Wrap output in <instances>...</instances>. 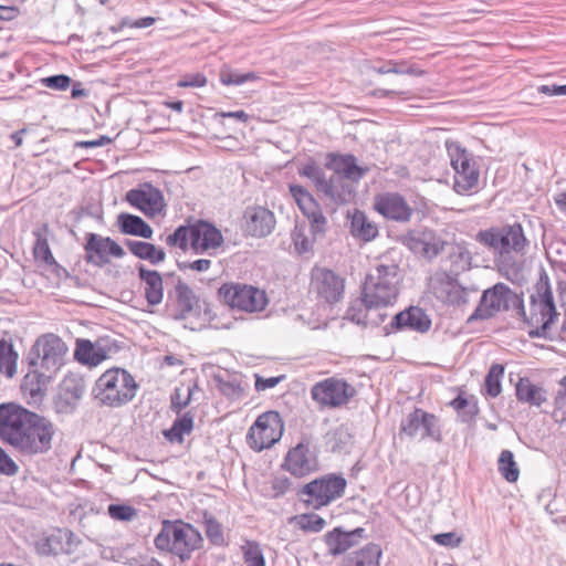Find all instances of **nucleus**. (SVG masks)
Returning <instances> with one entry per match:
<instances>
[{
  "mask_svg": "<svg viewBox=\"0 0 566 566\" xmlns=\"http://www.w3.org/2000/svg\"><path fill=\"white\" fill-rule=\"evenodd\" d=\"M55 426L48 418L15 403L0 406V439L22 455H39L52 449Z\"/></svg>",
  "mask_w": 566,
  "mask_h": 566,
  "instance_id": "f257e3e1",
  "label": "nucleus"
},
{
  "mask_svg": "<svg viewBox=\"0 0 566 566\" xmlns=\"http://www.w3.org/2000/svg\"><path fill=\"white\" fill-rule=\"evenodd\" d=\"M137 389V382L126 369L111 368L97 378L93 394L101 406L118 408L132 401Z\"/></svg>",
  "mask_w": 566,
  "mask_h": 566,
  "instance_id": "f03ea898",
  "label": "nucleus"
},
{
  "mask_svg": "<svg viewBox=\"0 0 566 566\" xmlns=\"http://www.w3.org/2000/svg\"><path fill=\"white\" fill-rule=\"evenodd\" d=\"M531 315L527 325L531 338L553 339L548 331L558 317L549 280L546 274L541 275L535 285V292L530 296Z\"/></svg>",
  "mask_w": 566,
  "mask_h": 566,
  "instance_id": "7ed1b4c3",
  "label": "nucleus"
},
{
  "mask_svg": "<svg viewBox=\"0 0 566 566\" xmlns=\"http://www.w3.org/2000/svg\"><path fill=\"white\" fill-rule=\"evenodd\" d=\"M201 542L200 533L190 524L167 520L163 522L161 531L154 539L159 551L177 555L181 560L189 558L191 552L199 548Z\"/></svg>",
  "mask_w": 566,
  "mask_h": 566,
  "instance_id": "20e7f679",
  "label": "nucleus"
},
{
  "mask_svg": "<svg viewBox=\"0 0 566 566\" xmlns=\"http://www.w3.org/2000/svg\"><path fill=\"white\" fill-rule=\"evenodd\" d=\"M475 240L489 249L499 252L503 258L512 252L524 255L530 247V240L526 238L520 222L480 230L475 235Z\"/></svg>",
  "mask_w": 566,
  "mask_h": 566,
  "instance_id": "39448f33",
  "label": "nucleus"
},
{
  "mask_svg": "<svg viewBox=\"0 0 566 566\" xmlns=\"http://www.w3.org/2000/svg\"><path fill=\"white\" fill-rule=\"evenodd\" d=\"M346 479L336 473H327L296 490V496L307 507L319 510L340 499L346 490Z\"/></svg>",
  "mask_w": 566,
  "mask_h": 566,
  "instance_id": "423d86ee",
  "label": "nucleus"
},
{
  "mask_svg": "<svg viewBox=\"0 0 566 566\" xmlns=\"http://www.w3.org/2000/svg\"><path fill=\"white\" fill-rule=\"evenodd\" d=\"M284 431V422L277 411L270 410L260 415L249 428L247 442L258 452L273 447L280 441Z\"/></svg>",
  "mask_w": 566,
  "mask_h": 566,
  "instance_id": "0eeeda50",
  "label": "nucleus"
},
{
  "mask_svg": "<svg viewBox=\"0 0 566 566\" xmlns=\"http://www.w3.org/2000/svg\"><path fill=\"white\" fill-rule=\"evenodd\" d=\"M451 166L454 169V190L463 195L479 182V169L473 161L472 154L469 153L458 142L446 143Z\"/></svg>",
  "mask_w": 566,
  "mask_h": 566,
  "instance_id": "6e6552de",
  "label": "nucleus"
},
{
  "mask_svg": "<svg viewBox=\"0 0 566 566\" xmlns=\"http://www.w3.org/2000/svg\"><path fill=\"white\" fill-rule=\"evenodd\" d=\"M399 434L406 436L412 440H432L434 442H441L442 433L440 419L434 413L416 407L402 418Z\"/></svg>",
  "mask_w": 566,
  "mask_h": 566,
  "instance_id": "1a4fd4ad",
  "label": "nucleus"
},
{
  "mask_svg": "<svg viewBox=\"0 0 566 566\" xmlns=\"http://www.w3.org/2000/svg\"><path fill=\"white\" fill-rule=\"evenodd\" d=\"M218 296L223 310L229 305L232 310L254 313L263 311L268 304L265 293L251 285L224 284L218 290Z\"/></svg>",
  "mask_w": 566,
  "mask_h": 566,
  "instance_id": "9d476101",
  "label": "nucleus"
},
{
  "mask_svg": "<svg viewBox=\"0 0 566 566\" xmlns=\"http://www.w3.org/2000/svg\"><path fill=\"white\" fill-rule=\"evenodd\" d=\"M166 244L187 251L189 247L201 253L212 244V223L199 220L191 226H179L166 238Z\"/></svg>",
  "mask_w": 566,
  "mask_h": 566,
  "instance_id": "9b49d317",
  "label": "nucleus"
},
{
  "mask_svg": "<svg viewBox=\"0 0 566 566\" xmlns=\"http://www.w3.org/2000/svg\"><path fill=\"white\" fill-rule=\"evenodd\" d=\"M66 352L65 343L54 334H46L40 337L32 348V353L40 358V368L51 376L64 364ZM30 365L38 366V363L31 359Z\"/></svg>",
  "mask_w": 566,
  "mask_h": 566,
  "instance_id": "f8f14e48",
  "label": "nucleus"
},
{
  "mask_svg": "<svg viewBox=\"0 0 566 566\" xmlns=\"http://www.w3.org/2000/svg\"><path fill=\"white\" fill-rule=\"evenodd\" d=\"M356 394V389L344 379L326 378L316 382L311 396L322 407L336 408L346 405Z\"/></svg>",
  "mask_w": 566,
  "mask_h": 566,
  "instance_id": "ddd939ff",
  "label": "nucleus"
},
{
  "mask_svg": "<svg viewBox=\"0 0 566 566\" xmlns=\"http://www.w3.org/2000/svg\"><path fill=\"white\" fill-rule=\"evenodd\" d=\"M400 242L412 253L427 260L437 258L446 245V241L434 230L426 227L408 230L400 238Z\"/></svg>",
  "mask_w": 566,
  "mask_h": 566,
  "instance_id": "4468645a",
  "label": "nucleus"
},
{
  "mask_svg": "<svg viewBox=\"0 0 566 566\" xmlns=\"http://www.w3.org/2000/svg\"><path fill=\"white\" fill-rule=\"evenodd\" d=\"M84 251L85 261L98 268L108 264L109 256L119 259L125 255L124 249L116 241L96 233L86 234Z\"/></svg>",
  "mask_w": 566,
  "mask_h": 566,
  "instance_id": "2eb2a0df",
  "label": "nucleus"
},
{
  "mask_svg": "<svg viewBox=\"0 0 566 566\" xmlns=\"http://www.w3.org/2000/svg\"><path fill=\"white\" fill-rule=\"evenodd\" d=\"M432 325L430 316L419 306H409L398 312L390 323L384 326L385 335L402 331H412L420 334L427 333Z\"/></svg>",
  "mask_w": 566,
  "mask_h": 566,
  "instance_id": "dca6fc26",
  "label": "nucleus"
},
{
  "mask_svg": "<svg viewBox=\"0 0 566 566\" xmlns=\"http://www.w3.org/2000/svg\"><path fill=\"white\" fill-rule=\"evenodd\" d=\"M509 286L505 283H496L483 291L479 305L468 317L467 323L486 321L494 317L500 311H504Z\"/></svg>",
  "mask_w": 566,
  "mask_h": 566,
  "instance_id": "f3484780",
  "label": "nucleus"
},
{
  "mask_svg": "<svg viewBox=\"0 0 566 566\" xmlns=\"http://www.w3.org/2000/svg\"><path fill=\"white\" fill-rule=\"evenodd\" d=\"M281 468L295 478H303L317 469V458L308 441H301L290 449Z\"/></svg>",
  "mask_w": 566,
  "mask_h": 566,
  "instance_id": "a211bd4d",
  "label": "nucleus"
},
{
  "mask_svg": "<svg viewBox=\"0 0 566 566\" xmlns=\"http://www.w3.org/2000/svg\"><path fill=\"white\" fill-rule=\"evenodd\" d=\"M126 200L147 217H154L165 208L161 191L150 184H143L139 188L127 191Z\"/></svg>",
  "mask_w": 566,
  "mask_h": 566,
  "instance_id": "6ab92c4d",
  "label": "nucleus"
},
{
  "mask_svg": "<svg viewBox=\"0 0 566 566\" xmlns=\"http://www.w3.org/2000/svg\"><path fill=\"white\" fill-rule=\"evenodd\" d=\"M312 286L329 304L338 302L344 294V280L334 271L324 268L313 269Z\"/></svg>",
  "mask_w": 566,
  "mask_h": 566,
  "instance_id": "aec40b11",
  "label": "nucleus"
},
{
  "mask_svg": "<svg viewBox=\"0 0 566 566\" xmlns=\"http://www.w3.org/2000/svg\"><path fill=\"white\" fill-rule=\"evenodd\" d=\"M374 209L388 220L397 222L410 221L413 209L398 192H385L375 197Z\"/></svg>",
  "mask_w": 566,
  "mask_h": 566,
  "instance_id": "412c9836",
  "label": "nucleus"
},
{
  "mask_svg": "<svg viewBox=\"0 0 566 566\" xmlns=\"http://www.w3.org/2000/svg\"><path fill=\"white\" fill-rule=\"evenodd\" d=\"M84 394V384L75 377H66L59 387L53 399L54 411L57 415H72L76 411Z\"/></svg>",
  "mask_w": 566,
  "mask_h": 566,
  "instance_id": "4be33fe9",
  "label": "nucleus"
},
{
  "mask_svg": "<svg viewBox=\"0 0 566 566\" xmlns=\"http://www.w3.org/2000/svg\"><path fill=\"white\" fill-rule=\"evenodd\" d=\"M325 167L334 175L342 176L352 182H359L370 171L368 166H359L353 154L329 153L326 156Z\"/></svg>",
  "mask_w": 566,
  "mask_h": 566,
  "instance_id": "5701e85b",
  "label": "nucleus"
},
{
  "mask_svg": "<svg viewBox=\"0 0 566 566\" xmlns=\"http://www.w3.org/2000/svg\"><path fill=\"white\" fill-rule=\"evenodd\" d=\"M243 230L248 235L264 238L272 233L275 227L274 213L264 207H248L243 214Z\"/></svg>",
  "mask_w": 566,
  "mask_h": 566,
  "instance_id": "b1692460",
  "label": "nucleus"
},
{
  "mask_svg": "<svg viewBox=\"0 0 566 566\" xmlns=\"http://www.w3.org/2000/svg\"><path fill=\"white\" fill-rule=\"evenodd\" d=\"M364 537H366V530L364 527H356L352 531L335 527L325 534L324 541L328 554L338 556L356 546Z\"/></svg>",
  "mask_w": 566,
  "mask_h": 566,
  "instance_id": "393cba45",
  "label": "nucleus"
},
{
  "mask_svg": "<svg viewBox=\"0 0 566 566\" xmlns=\"http://www.w3.org/2000/svg\"><path fill=\"white\" fill-rule=\"evenodd\" d=\"M398 287L390 285H375L374 283H364L361 302L367 311L373 308H382L392 305L398 296Z\"/></svg>",
  "mask_w": 566,
  "mask_h": 566,
  "instance_id": "a878e982",
  "label": "nucleus"
},
{
  "mask_svg": "<svg viewBox=\"0 0 566 566\" xmlns=\"http://www.w3.org/2000/svg\"><path fill=\"white\" fill-rule=\"evenodd\" d=\"M111 346L104 338L96 342L88 339H77L74 357L82 364L97 366L108 357Z\"/></svg>",
  "mask_w": 566,
  "mask_h": 566,
  "instance_id": "bb28decb",
  "label": "nucleus"
},
{
  "mask_svg": "<svg viewBox=\"0 0 566 566\" xmlns=\"http://www.w3.org/2000/svg\"><path fill=\"white\" fill-rule=\"evenodd\" d=\"M348 181L342 176L332 175L328 179L325 178L317 191L336 206L347 205L355 197L354 188Z\"/></svg>",
  "mask_w": 566,
  "mask_h": 566,
  "instance_id": "cd10ccee",
  "label": "nucleus"
},
{
  "mask_svg": "<svg viewBox=\"0 0 566 566\" xmlns=\"http://www.w3.org/2000/svg\"><path fill=\"white\" fill-rule=\"evenodd\" d=\"M51 378V375L38 369L31 370L24 376L21 390L29 405L39 406L43 401L46 385Z\"/></svg>",
  "mask_w": 566,
  "mask_h": 566,
  "instance_id": "c85d7f7f",
  "label": "nucleus"
},
{
  "mask_svg": "<svg viewBox=\"0 0 566 566\" xmlns=\"http://www.w3.org/2000/svg\"><path fill=\"white\" fill-rule=\"evenodd\" d=\"M214 384L221 395L230 401H241L245 396L249 384L240 373L228 374L227 378L214 375Z\"/></svg>",
  "mask_w": 566,
  "mask_h": 566,
  "instance_id": "c756f323",
  "label": "nucleus"
},
{
  "mask_svg": "<svg viewBox=\"0 0 566 566\" xmlns=\"http://www.w3.org/2000/svg\"><path fill=\"white\" fill-rule=\"evenodd\" d=\"M138 276L145 284V297L149 305H158L164 298L163 277L158 271L147 270L144 265L138 266Z\"/></svg>",
  "mask_w": 566,
  "mask_h": 566,
  "instance_id": "7c9ffc66",
  "label": "nucleus"
},
{
  "mask_svg": "<svg viewBox=\"0 0 566 566\" xmlns=\"http://www.w3.org/2000/svg\"><path fill=\"white\" fill-rule=\"evenodd\" d=\"M515 396L517 401L528 403L534 407H542L547 400V391L535 384L530 378L522 377L515 386Z\"/></svg>",
  "mask_w": 566,
  "mask_h": 566,
  "instance_id": "2f4dec72",
  "label": "nucleus"
},
{
  "mask_svg": "<svg viewBox=\"0 0 566 566\" xmlns=\"http://www.w3.org/2000/svg\"><path fill=\"white\" fill-rule=\"evenodd\" d=\"M347 218L349 220V230L353 237L368 242L378 235L377 226L368 220L365 212L355 209L353 212L348 211Z\"/></svg>",
  "mask_w": 566,
  "mask_h": 566,
  "instance_id": "473e14b6",
  "label": "nucleus"
},
{
  "mask_svg": "<svg viewBox=\"0 0 566 566\" xmlns=\"http://www.w3.org/2000/svg\"><path fill=\"white\" fill-rule=\"evenodd\" d=\"M382 555L381 547L375 543H368L359 551L350 554L342 566H380Z\"/></svg>",
  "mask_w": 566,
  "mask_h": 566,
  "instance_id": "72a5a7b5",
  "label": "nucleus"
},
{
  "mask_svg": "<svg viewBox=\"0 0 566 566\" xmlns=\"http://www.w3.org/2000/svg\"><path fill=\"white\" fill-rule=\"evenodd\" d=\"M399 266L390 262L388 264L379 263L375 269L366 276L364 283H374L375 285L384 286L390 285V287H398Z\"/></svg>",
  "mask_w": 566,
  "mask_h": 566,
  "instance_id": "f704fd0d",
  "label": "nucleus"
},
{
  "mask_svg": "<svg viewBox=\"0 0 566 566\" xmlns=\"http://www.w3.org/2000/svg\"><path fill=\"white\" fill-rule=\"evenodd\" d=\"M117 224L122 233L150 239L153 235L151 227L140 217L129 213H120L117 218Z\"/></svg>",
  "mask_w": 566,
  "mask_h": 566,
  "instance_id": "c9c22d12",
  "label": "nucleus"
},
{
  "mask_svg": "<svg viewBox=\"0 0 566 566\" xmlns=\"http://www.w3.org/2000/svg\"><path fill=\"white\" fill-rule=\"evenodd\" d=\"M324 237L325 235H313L310 232V228L304 222L296 223L291 233L294 249L300 255L312 254L315 242Z\"/></svg>",
  "mask_w": 566,
  "mask_h": 566,
  "instance_id": "e433bc0d",
  "label": "nucleus"
},
{
  "mask_svg": "<svg viewBox=\"0 0 566 566\" xmlns=\"http://www.w3.org/2000/svg\"><path fill=\"white\" fill-rule=\"evenodd\" d=\"M441 293L444 302L449 305L461 306L469 302V289L462 286L449 274L441 282Z\"/></svg>",
  "mask_w": 566,
  "mask_h": 566,
  "instance_id": "4c0bfd02",
  "label": "nucleus"
},
{
  "mask_svg": "<svg viewBox=\"0 0 566 566\" xmlns=\"http://www.w3.org/2000/svg\"><path fill=\"white\" fill-rule=\"evenodd\" d=\"M310 222V232L313 235H325L327 231V219L324 216L317 200L307 202L300 208Z\"/></svg>",
  "mask_w": 566,
  "mask_h": 566,
  "instance_id": "58836bf2",
  "label": "nucleus"
},
{
  "mask_svg": "<svg viewBox=\"0 0 566 566\" xmlns=\"http://www.w3.org/2000/svg\"><path fill=\"white\" fill-rule=\"evenodd\" d=\"M50 229L48 223L35 227L32 234L35 237L33 254L35 259L42 260L48 265L56 264L48 242Z\"/></svg>",
  "mask_w": 566,
  "mask_h": 566,
  "instance_id": "ea45409f",
  "label": "nucleus"
},
{
  "mask_svg": "<svg viewBox=\"0 0 566 566\" xmlns=\"http://www.w3.org/2000/svg\"><path fill=\"white\" fill-rule=\"evenodd\" d=\"M125 244L135 256L147 260L151 264H158L166 258V253L163 249L148 242L126 240Z\"/></svg>",
  "mask_w": 566,
  "mask_h": 566,
  "instance_id": "a19ab883",
  "label": "nucleus"
},
{
  "mask_svg": "<svg viewBox=\"0 0 566 566\" xmlns=\"http://www.w3.org/2000/svg\"><path fill=\"white\" fill-rule=\"evenodd\" d=\"M174 294L180 308V314L176 315L175 318L184 319L198 305V298L193 294L192 290L180 279L175 285Z\"/></svg>",
  "mask_w": 566,
  "mask_h": 566,
  "instance_id": "79ce46f5",
  "label": "nucleus"
},
{
  "mask_svg": "<svg viewBox=\"0 0 566 566\" xmlns=\"http://www.w3.org/2000/svg\"><path fill=\"white\" fill-rule=\"evenodd\" d=\"M505 367L502 364H493L484 378L483 395L490 398H496L502 392V378Z\"/></svg>",
  "mask_w": 566,
  "mask_h": 566,
  "instance_id": "37998d69",
  "label": "nucleus"
},
{
  "mask_svg": "<svg viewBox=\"0 0 566 566\" xmlns=\"http://www.w3.org/2000/svg\"><path fill=\"white\" fill-rule=\"evenodd\" d=\"M18 354L9 339H0V374L12 378L17 373Z\"/></svg>",
  "mask_w": 566,
  "mask_h": 566,
  "instance_id": "c03bdc74",
  "label": "nucleus"
},
{
  "mask_svg": "<svg viewBox=\"0 0 566 566\" xmlns=\"http://www.w3.org/2000/svg\"><path fill=\"white\" fill-rule=\"evenodd\" d=\"M497 470L500 474L510 483H514L520 478V469L511 450H502L497 459Z\"/></svg>",
  "mask_w": 566,
  "mask_h": 566,
  "instance_id": "a18cd8bd",
  "label": "nucleus"
},
{
  "mask_svg": "<svg viewBox=\"0 0 566 566\" xmlns=\"http://www.w3.org/2000/svg\"><path fill=\"white\" fill-rule=\"evenodd\" d=\"M259 76L254 72L239 73L231 67L223 65L219 72V80L226 86H239L247 82L254 81Z\"/></svg>",
  "mask_w": 566,
  "mask_h": 566,
  "instance_id": "49530a36",
  "label": "nucleus"
},
{
  "mask_svg": "<svg viewBox=\"0 0 566 566\" xmlns=\"http://www.w3.org/2000/svg\"><path fill=\"white\" fill-rule=\"evenodd\" d=\"M192 430V417L184 415L175 420L172 427L164 432L165 438L170 442L181 443L184 434Z\"/></svg>",
  "mask_w": 566,
  "mask_h": 566,
  "instance_id": "de8ad7c7",
  "label": "nucleus"
},
{
  "mask_svg": "<svg viewBox=\"0 0 566 566\" xmlns=\"http://www.w3.org/2000/svg\"><path fill=\"white\" fill-rule=\"evenodd\" d=\"M297 489L290 478L276 475L270 481V488L266 489L265 495L271 499H280L289 492H296Z\"/></svg>",
  "mask_w": 566,
  "mask_h": 566,
  "instance_id": "09e8293b",
  "label": "nucleus"
},
{
  "mask_svg": "<svg viewBox=\"0 0 566 566\" xmlns=\"http://www.w3.org/2000/svg\"><path fill=\"white\" fill-rule=\"evenodd\" d=\"M242 553L247 566H265V558L259 543L247 541L242 546Z\"/></svg>",
  "mask_w": 566,
  "mask_h": 566,
  "instance_id": "8fccbe9b",
  "label": "nucleus"
},
{
  "mask_svg": "<svg viewBox=\"0 0 566 566\" xmlns=\"http://www.w3.org/2000/svg\"><path fill=\"white\" fill-rule=\"evenodd\" d=\"M295 518L298 527L304 532L318 533L326 525V521L316 513L301 514Z\"/></svg>",
  "mask_w": 566,
  "mask_h": 566,
  "instance_id": "3c124183",
  "label": "nucleus"
},
{
  "mask_svg": "<svg viewBox=\"0 0 566 566\" xmlns=\"http://www.w3.org/2000/svg\"><path fill=\"white\" fill-rule=\"evenodd\" d=\"M38 552L42 555H57L64 552L61 534H52L36 544Z\"/></svg>",
  "mask_w": 566,
  "mask_h": 566,
  "instance_id": "603ef678",
  "label": "nucleus"
},
{
  "mask_svg": "<svg viewBox=\"0 0 566 566\" xmlns=\"http://www.w3.org/2000/svg\"><path fill=\"white\" fill-rule=\"evenodd\" d=\"M297 172L301 177L311 179L316 190L319 189L326 178L324 170L313 159L298 168Z\"/></svg>",
  "mask_w": 566,
  "mask_h": 566,
  "instance_id": "864d4df0",
  "label": "nucleus"
},
{
  "mask_svg": "<svg viewBox=\"0 0 566 566\" xmlns=\"http://www.w3.org/2000/svg\"><path fill=\"white\" fill-rule=\"evenodd\" d=\"M107 513L113 520L120 522H130L137 516V510L127 504H111Z\"/></svg>",
  "mask_w": 566,
  "mask_h": 566,
  "instance_id": "5fc2aeb1",
  "label": "nucleus"
},
{
  "mask_svg": "<svg viewBox=\"0 0 566 566\" xmlns=\"http://www.w3.org/2000/svg\"><path fill=\"white\" fill-rule=\"evenodd\" d=\"M509 310L516 311V314L523 319L525 324H527L528 316L524 307L523 296L513 292L510 287L504 305V311Z\"/></svg>",
  "mask_w": 566,
  "mask_h": 566,
  "instance_id": "6e6d98bb",
  "label": "nucleus"
},
{
  "mask_svg": "<svg viewBox=\"0 0 566 566\" xmlns=\"http://www.w3.org/2000/svg\"><path fill=\"white\" fill-rule=\"evenodd\" d=\"M388 65H390L391 74L412 76H421L424 74V71L419 69L416 64H408L406 61L389 60Z\"/></svg>",
  "mask_w": 566,
  "mask_h": 566,
  "instance_id": "4d7b16f0",
  "label": "nucleus"
},
{
  "mask_svg": "<svg viewBox=\"0 0 566 566\" xmlns=\"http://www.w3.org/2000/svg\"><path fill=\"white\" fill-rule=\"evenodd\" d=\"M191 396L192 389L190 387L176 388L175 392L171 395V408L176 412H179L189 403Z\"/></svg>",
  "mask_w": 566,
  "mask_h": 566,
  "instance_id": "13d9d810",
  "label": "nucleus"
},
{
  "mask_svg": "<svg viewBox=\"0 0 566 566\" xmlns=\"http://www.w3.org/2000/svg\"><path fill=\"white\" fill-rule=\"evenodd\" d=\"M289 191L292 198L297 203L298 208L306 205L307 202L316 200L305 187L297 184H290Z\"/></svg>",
  "mask_w": 566,
  "mask_h": 566,
  "instance_id": "bf43d9fd",
  "label": "nucleus"
},
{
  "mask_svg": "<svg viewBox=\"0 0 566 566\" xmlns=\"http://www.w3.org/2000/svg\"><path fill=\"white\" fill-rule=\"evenodd\" d=\"M42 84L45 87L63 91L71 84V77L65 74H57L42 78Z\"/></svg>",
  "mask_w": 566,
  "mask_h": 566,
  "instance_id": "052dcab7",
  "label": "nucleus"
},
{
  "mask_svg": "<svg viewBox=\"0 0 566 566\" xmlns=\"http://www.w3.org/2000/svg\"><path fill=\"white\" fill-rule=\"evenodd\" d=\"M432 538L438 545L451 548L460 546L463 541L455 532L439 533L433 535Z\"/></svg>",
  "mask_w": 566,
  "mask_h": 566,
  "instance_id": "680f3d73",
  "label": "nucleus"
},
{
  "mask_svg": "<svg viewBox=\"0 0 566 566\" xmlns=\"http://www.w3.org/2000/svg\"><path fill=\"white\" fill-rule=\"evenodd\" d=\"M254 379H255L254 388L256 391L260 392V391H264V390H268V389H271V388H274L275 386H277L282 380L285 379V375L264 378V377L260 376L259 374H254Z\"/></svg>",
  "mask_w": 566,
  "mask_h": 566,
  "instance_id": "e2e57ef3",
  "label": "nucleus"
},
{
  "mask_svg": "<svg viewBox=\"0 0 566 566\" xmlns=\"http://www.w3.org/2000/svg\"><path fill=\"white\" fill-rule=\"evenodd\" d=\"M480 411L478 400L474 396H471V400L468 403V407H465L464 410L461 411L459 415L460 421L463 423H470L472 422L475 417L478 416Z\"/></svg>",
  "mask_w": 566,
  "mask_h": 566,
  "instance_id": "0e129e2a",
  "label": "nucleus"
},
{
  "mask_svg": "<svg viewBox=\"0 0 566 566\" xmlns=\"http://www.w3.org/2000/svg\"><path fill=\"white\" fill-rule=\"evenodd\" d=\"M18 472V465L9 454L0 447V473L14 475Z\"/></svg>",
  "mask_w": 566,
  "mask_h": 566,
  "instance_id": "69168bd1",
  "label": "nucleus"
},
{
  "mask_svg": "<svg viewBox=\"0 0 566 566\" xmlns=\"http://www.w3.org/2000/svg\"><path fill=\"white\" fill-rule=\"evenodd\" d=\"M346 318L352 321L357 325L367 326L368 325V314L366 311L361 308H356L355 306H350L346 312Z\"/></svg>",
  "mask_w": 566,
  "mask_h": 566,
  "instance_id": "338daca9",
  "label": "nucleus"
},
{
  "mask_svg": "<svg viewBox=\"0 0 566 566\" xmlns=\"http://www.w3.org/2000/svg\"><path fill=\"white\" fill-rule=\"evenodd\" d=\"M450 258L455 259L454 263H461L460 264L461 269H465L467 266L470 265V262H471L470 252L462 247H457L454 249V251L450 253Z\"/></svg>",
  "mask_w": 566,
  "mask_h": 566,
  "instance_id": "774afa93",
  "label": "nucleus"
}]
</instances>
